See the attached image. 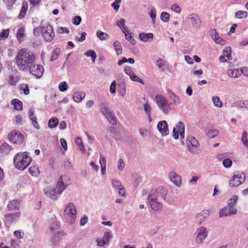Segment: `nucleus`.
<instances>
[{
    "label": "nucleus",
    "instance_id": "1",
    "mask_svg": "<svg viewBox=\"0 0 248 248\" xmlns=\"http://www.w3.org/2000/svg\"><path fill=\"white\" fill-rule=\"evenodd\" d=\"M16 59L18 69L22 71H27L35 62L36 56L28 49L22 48L18 52Z\"/></svg>",
    "mask_w": 248,
    "mask_h": 248
},
{
    "label": "nucleus",
    "instance_id": "2",
    "mask_svg": "<svg viewBox=\"0 0 248 248\" xmlns=\"http://www.w3.org/2000/svg\"><path fill=\"white\" fill-rule=\"evenodd\" d=\"M70 184V178L66 175H62L58 180L55 189L46 188L44 189L45 194L52 200H56L57 195L61 194L63 190Z\"/></svg>",
    "mask_w": 248,
    "mask_h": 248
},
{
    "label": "nucleus",
    "instance_id": "3",
    "mask_svg": "<svg viewBox=\"0 0 248 248\" xmlns=\"http://www.w3.org/2000/svg\"><path fill=\"white\" fill-rule=\"evenodd\" d=\"M31 161V158L28 155L27 152L17 153L14 158V163L16 168L19 170L27 168Z\"/></svg>",
    "mask_w": 248,
    "mask_h": 248
},
{
    "label": "nucleus",
    "instance_id": "4",
    "mask_svg": "<svg viewBox=\"0 0 248 248\" xmlns=\"http://www.w3.org/2000/svg\"><path fill=\"white\" fill-rule=\"evenodd\" d=\"M237 200L238 196L235 195H233L232 198L228 201L227 205L220 210L219 212V217H222L236 214L237 210L235 208V206Z\"/></svg>",
    "mask_w": 248,
    "mask_h": 248
},
{
    "label": "nucleus",
    "instance_id": "5",
    "mask_svg": "<svg viewBox=\"0 0 248 248\" xmlns=\"http://www.w3.org/2000/svg\"><path fill=\"white\" fill-rule=\"evenodd\" d=\"M155 101L159 109L165 115H168L171 109L170 103L162 94H156L155 97Z\"/></svg>",
    "mask_w": 248,
    "mask_h": 248
},
{
    "label": "nucleus",
    "instance_id": "6",
    "mask_svg": "<svg viewBox=\"0 0 248 248\" xmlns=\"http://www.w3.org/2000/svg\"><path fill=\"white\" fill-rule=\"evenodd\" d=\"M77 214L76 207L74 203L70 202L66 205L64 210V216L68 223L72 224L75 222Z\"/></svg>",
    "mask_w": 248,
    "mask_h": 248
},
{
    "label": "nucleus",
    "instance_id": "7",
    "mask_svg": "<svg viewBox=\"0 0 248 248\" xmlns=\"http://www.w3.org/2000/svg\"><path fill=\"white\" fill-rule=\"evenodd\" d=\"M59 228V224L57 221H54L51 224L50 227V231L53 233L51 240L53 243L57 244L61 239V238L65 235V233L62 231H56L55 230Z\"/></svg>",
    "mask_w": 248,
    "mask_h": 248
},
{
    "label": "nucleus",
    "instance_id": "8",
    "mask_svg": "<svg viewBox=\"0 0 248 248\" xmlns=\"http://www.w3.org/2000/svg\"><path fill=\"white\" fill-rule=\"evenodd\" d=\"M167 193L168 191L166 188L163 187H159L157 188L151 190L148 197L154 198V199L159 201L161 200L165 201Z\"/></svg>",
    "mask_w": 248,
    "mask_h": 248
},
{
    "label": "nucleus",
    "instance_id": "9",
    "mask_svg": "<svg viewBox=\"0 0 248 248\" xmlns=\"http://www.w3.org/2000/svg\"><path fill=\"white\" fill-rule=\"evenodd\" d=\"M21 213L20 211H17L15 213H9L4 215V223L5 226L9 228L13 223L17 222L20 216Z\"/></svg>",
    "mask_w": 248,
    "mask_h": 248
},
{
    "label": "nucleus",
    "instance_id": "10",
    "mask_svg": "<svg viewBox=\"0 0 248 248\" xmlns=\"http://www.w3.org/2000/svg\"><path fill=\"white\" fill-rule=\"evenodd\" d=\"M246 180V175L244 172H239L234 174L230 179L229 185L231 187L238 186L243 184Z\"/></svg>",
    "mask_w": 248,
    "mask_h": 248
},
{
    "label": "nucleus",
    "instance_id": "11",
    "mask_svg": "<svg viewBox=\"0 0 248 248\" xmlns=\"http://www.w3.org/2000/svg\"><path fill=\"white\" fill-rule=\"evenodd\" d=\"M188 143V149L193 154H198L200 152L199 149L200 143L197 140L192 136H189L187 138Z\"/></svg>",
    "mask_w": 248,
    "mask_h": 248
},
{
    "label": "nucleus",
    "instance_id": "12",
    "mask_svg": "<svg viewBox=\"0 0 248 248\" xmlns=\"http://www.w3.org/2000/svg\"><path fill=\"white\" fill-rule=\"evenodd\" d=\"M41 33L44 40L46 42L51 41L55 36L52 26L49 24L41 27Z\"/></svg>",
    "mask_w": 248,
    "mask_h": 248
},
{
    "label": "nucleus",
    "instance_id": "13",
    "mask_svg": "<svg viewBox=\"0 0 248 248\" xmlns=\"http://www.w3.org/2000/svg\"><path fill=\"white\" fill-rule=\"evenodd\" d=\"M8 137L11 142L17 144H21L24 140V136L16 130L12 131L8 134Z\"/></svg>",
    "mask_w": 248,
    "mask_h": 248
},
{
    "label": "nucleus",
    "instance_id": "14",
    "mask_svg": "<svg viewBox=\"0 0 248 248\" xmlns=\"http://www.w3.org/2000/svg\"><path fill=\"white\" fill-rule=\"evenodd\" d=\"M196 232V242L199 244L202 243L208 236V232L206 228L204 226L200 227L197 229Z\"/></svg>",
    "mask_w": 248,
    "mask_h": 248
},
{
    "label": "nucleus",
    "instance_id": "15",
    "mask_svg": "<svg viewBox=\"0 0 248 248\" xmlns=\"http://www.w3.org/2000/svg\"><path fill=\"white\" fill-rule=\"evenodd\" d=\"M179 135L181 139L185 137V125L182 122H179L173 129V138L174 139H178Z\"/></svg>",
    "mask_w": 248,
    "mask_h": 248
},
{
    "label": "nucleus",
    "instance_id": "16",
    "mask_svg": "<svg viewBox=\"0 0 248 248\" xmlns=\"http://www.w3.org/2000/svg\"><path fill=\"white\" fill-rule=\"evenodd\" d=\"M29 70H30V73L35 76L37 78L42 76L44 72L43 67L41 65L36 64L35 62L30 67Z\"/></svg>",
    "mask_w": 248,
    "mask_h": 248
},
{
    "label": "nucleus",
    "instance_id": "17",
    "mask_svg": "<svg viewBox=\"0 0 248 248\" xmlns=\"http://www.w3.org/2000/svg\"><path fill=\"white\" fill-rule=\"evenodd\" d=\"M148 203L151 208L155 212H160L163 209V205L161 201L148 197Z\"/></svg>",
    "mask_w": 248,
    "mask_h": 248
},
{
    "label": "nucleus",
    "instance_id": "18",
    "mask_svg": "<svg viewBox=\"0 0 248 248\" xmlns=\"http://www.w3.org/2000/svg\"><path fill=\"white\" fill-rule=\"evenodd\" d=\"M157 129L163 137L167 136L169 134L168 125L166 121L159 122L157 124Z\"/></svg>",
    "mask_w": 248,
    "mask_h": 248
},
{
    "label": "nucleus",
    "instance_id": "19",
    "mask_svg": "<svg viewBox=\"0 0 248 248\" xmlns=\"http://www.w3.org/2000/svg\"><path fill=\"white\" fill-rule=\"evenodd\" d=\"M210 216V212L208 210H204L198 214L196 217V222L201 225L203 221L206 220Z\"/></svg>",
    "mask_w": 248,
    "mask_h": 248
},
{
    "label": "nucleus",
    "instance_id": "20",
    "mask_svg": "<svg viewBox=\"0 0 248 248\" xmlns=\"http://www.w3.org/2000/svg\"><path fill=\"white\" fill-rule=\"evenodd\" d=\"M7 207L10 211H19L20 202L17 200H13L9 202Z\"/></svg>",
    "mask_w": 248,
    "mask_h": 248
},
{
    "label": "nucleus",
    "instance_id": "21",
    "mask_svg": "<svg viewBox=\"0 0 248 248\" xmlns=\"http://www.w3.org/2000/svg\"><path fill=\"white\" fill-rule=\"evenodd\" d=\"M210 35L212 38L217 43L221 45L225 44V41L221 38L218 35V33L215 29H211L210 30Z\"/></svg>",
    "mask_w": 248,
    "mask_h": 248
},
{
    "label": "nucleus",
    "instance_id": "22",
    "mask_svg": "<svg viewBox=\"0 0 248 248\" xmlns=\"http://www.w3.org/2000/svg\"><path fill=\"white\" fill-rule=\"evenodd\" d=\"M20 78L17 71H14L13 73L10 74L8 76L7 81L11 85H15Z\"/></svg>",
    "mask_w": 248,
    "mask_h": 248
},
{
    "label": "nucleus",
    "instance_id": "23",
    "mask_svg": "<svg viewBox=\"0 0 248 248\" xmlns=\"http://www.w3.org/2000/svg\"><path fill=\"white\" fill-rule=\"evenodd\" d=\"M188 18L190 20L193 27L196 28H199L200 27L201 22L198 15L196 14L190 15L188 16Z\"/></svg>",
    "mask_w": 248,
    "mask_h": 248
},
{
    "label": "nucleus",
    "instance_id": "24",
    "mask_svg": "<svg viewBox=\"0 0 248 248\" xmlns=\"http://www.w3.org/2000/svg\"><path fill=\"white\" fill-rule=\"evenodd\" d=\"M169 177L170 181L177 186H180L181 185V178L180 175L175 172L172 171L170 173Z\"/></svg>",
    "mask_w": 248,
    "mask_h": 248
},
{
    "label": "nucleus",
    "instance_id": "25",
    "mask_svg": "<svg viewBox=\"0 0 248 248\" xmlns=\"http://www.w3.org/2000/svg\"><path fill=\"white\" fill-rule=\"evenodd\" d=\"M85 93L82 91L75 92L73 95V98L76 102H80L85 97Z\"/></svg>",
    "mask_w": 248,
    "mask_h": 248
},
{
    "label": "nucleus",
    "instance_id": "26",
    "mask_svg": "<svg viewBox=\"0 0 248 248\" xmlns=\"http://www.w3.org/2000/svg\"><path fill=\"white\" fill-rule=\"evenodd\" d=\"M104 116L111 124L115 125L116 124L117 119L114 116V113L111 110L108 112Z\"/></svg>",
    "mask_w": 248,
    "mask_h": 248
},
{
    "label": "nucleus",
    "instance_id": "27",
    "mask_svg": "<svg viewBox=\"0 0 248 248\" xmlns=\"http://www.w3.org/2000/svg\"><path fill=\"white\" fill-rule=\"evenodd\" d=\"M170 98L173 101V103L175 106H177L180 104V98L177 96L174 92L170 89L167 90Z\"/></svg>",
    "mask_w": 248,
    "mask_h": 248
},
{
    "label": "nucleus",
    "instance_id": "28",
    "mask_svg": "<svg viewBox=\"0 0 248 248\" xmlns=\"http://www.w3.org/2000/svg\"><path fill=\"white\" fill-rule=\"evenodd\" d=\"M13 149L12 147L7 143H3L0 146V150L2 154L7 155Z\"/></svg>",
    "mask_w": 248,
    "mask_h": 248
},
{
    "label": "nucleus",
    "instance_id": "29",
    "mask_svg": "<svg viewBox=\"0 0 248 248\" xmlns=\"http://www.w3.org/2000/svg\"><path fill=\"white\" fill-rule=\"evenodd\" d=\"M140 40L144 42H148L150 39H153L154 35L152 33H140L139 35Z\"/></svg>",
    "mask_w": 248,
    "mask_h": 248
},
{
    "label": "nucleus",
    "instance_id": "30",
    "mask_svg": "<svg viewBox=\"0 0 248 248\" xmlns=\"http://www.w3.org/2000/svg\"><path fill=\"white\" fill-rule=\"evenodd\" d=\"M28 9V5L27 2L25 1L22 3V8L20 10V13L18 15V18H23L26 14L27 11Z\"/></svg>",
    "mask_w": 248,
    "mask_h": 248
},
{
    "label": "nucleus",
    "instance_id": "31",
    "mask_svg": "<svg viewBox=\"0 0 248 248\" xmlns=\"http://www.w3.org/2000/svg\"><path fill=\"white\" fill-rule=\"evenodd\" d=\"M99 109L103 115L108 113V112L111 111L110 109L108 107L107 104L104 102L100 103Z\"/></svg>",
    "mask_w": 248,
    "mask_h": 248
},
{
    "label": "nucleus",
    "instance_id": "32",
    "mask_svg": "<svg viewBox=\"0 0 248 248\" xmlns=\"http://www.w3.org/2000/svg\"><path fill=\"white\" fill-rule=\"evenodd\" d=\"M29 172L32 176H37L40 174L39 167L37 165L31 166L29 168Z\"/></svg>",
    "mask_w": 248,
    "mask_h": 248
},
{
    "label": "nucleus",
    "instance_id": "33",
    "mask_svg": "<svg viewBox=\"0 0 248 248\" xmlns=\"http://www.w3.org/2000/svg\"><path fill=\"white\" fill-rule=\"evenodd\" d=\"M12 104L14 105V108L17 110L22 109V102L17 99H14L11 101Z\"/></svg>",
    "mask_w": 248,
    "mask_h": 248
},
{
    "label": "nucleus",
    "instance_id": "34",
    "mask_svg": "<svg viewBox=\"0 0 248 248\" xmlns=\"http://www.w3.org/2000/svg\"><path fill=\"white\" fill-rule=\"evenodd\" d=\"M96 36L101 41H105L109 38V35L107 33L104 32L100 30H98L96 32Z\"/></svg>",
    "mask_w": 248,
    "mask_h": 248
},
{
    "label": "nucleus",
    "instance_id": "35",
    "mask_svg": "<svg viewBox=\"0 0 248 248\" xmlns=\"http://www.w3.org/2000/svg\"><path fill=\"white\" fill-rule=\"evenodd\" d=\"M59 124V120L58 118L54 117L50 119L48 122V125L49 128H53L56 127Z\"/></svg>",
    "mask_w": 248,
    "mask_h": 248
},
{
    "label": "nucleus",
    "instance_id": "36",
    "mask_svg": "<svg viewBox=\"0 0 248 248\" xmlns=\"http://www.w3.org/2000/svg\"><path fill=\"white\" fill-rule=\"evenodd\" d=\"M25 29L23 27L20 28L17 32L16 37L19 42L23 40L24 37Z\"/></svg>",
    "mask_w": 248,
    "mask_h": 248
},
{
    "label": "nucleus",
    "instance_id": "37",
    "mask_svg": "<svg viewBox=\"0 0 248 248\" xmlns=\"http://www.w3.org/2000/svg\"><path fill=\"white\" fill-rule=\"evenodd\" d=\"M228 75L231 78H235L240 75V72L238 69L230 70L227 72Z\"/></svg>",
    "mask_w": 248,
    "mask_h": 248
},
{
    "label": "nucleus",
    "instance_id": "38",
    "mask_svg": "<svg viewBox=\"0 0 248 248\" xmlns=\"http://www.w3.org/2000/svg\"><path fill=\"white\" fill-rule=\"evenodd\" d=\"M245 100L237 101L232 104V107H235L238 108H245Z\"/></svg>",
    "mask_w": 248,
    "mask_h": 248
},
{
    "label": "nucleus",
    "instance_id": "39",
    "mask_svg": "<svg viewBox=\"0 0 248 248\" xmlns=\"http://www.w3.org/2000/svg\"><path fill=\"white\" fill-rule=\"evenodd\" d=\"M212 101L214 105L218 108H221L223 106V103L220 101L219 98L217 96H213Z\"/></svg>",
    "mask_w": 248,
    "mask_h": 248
},
{
    "label": "nucleus",
    "instance_id": "40",
    "mask_svg": "<svg viewBox=\"0 0 248 248\" xmlns=\"http://www.w3.org/2000/svg\"><path fill=\"white\" fill-rule=\"evenodd\" d=\"M113 46L115 47L116 54L118 55L121 54L122 53V48L120 43L118 41H116L114 43Z\"/></svg>",
    "mask_w": 248,
    "mask_h": 248
},
{
    "label": "nucleus",
    "instance_id": "41",
    "mask_svg": "<svg viewBox=\"0 0 248 248\" xmlns=\"http://www.w3.org/2000/svg\"><path fill=\"white\" fill-rule=\"evenodd\" d=\"M248 16V13L246 11H238L235 14V18L242 19Z\"/></svg>",
    "mask_w": 248,
    "mask_h": 248
},
{
    "label": "nucleus",
    "instance_id": "42",
    "mask_svg": "<svg viewBox=\"0 0 248 248\" xmlns=\"http://www.w3.org/2000/svg\"><path fill=\"white\" fill-rule=\"evenodd\" d=\"M132 33L131 32H127L126 33L124 34L126 40L129 41V42L132 44L133 45H135L136 44V40L133 37H132L131 35Z\"/></svg>",
    "mask_w": 248,
    "mask_h": 248
},
{
    "label": "nucleus",
    "instance_id": "43",
    "mask_svg": "<svg viewBox=\"0 0 248 248\" xmlns=\"http://www.w3.org/2000/svg\"><path fill=\"white\" fill-rule=\"evenodd\" d=\"M85 55L87 57H91L92 58L93 61V62H95V60L96 58V55L94 51L89 50L85 53Z\"/></svg>",
    "mask_w": 248,
    "mask_h": 248
},
{
    "label": "nucleus",
    "instance_id": "44",
    "mask_svg": "<svg viewBox=\"0 0 248 248\" xmlns=\"http://www.w3.org/2000/svg\"><path fill=\"white\" fill-rule=\"evenodd\" d=\"M161 20L164 22H168L170 19V14L167 12H163L160 16Z\"/></svg>",
    "mask_w": 248,
    "mask_h": 248
},
{
    "label": "nucleus",
    "instance_id": "45",
    "mask_svg": "<svg viewBox=\"0 0 248 248\" xmlns=\"http://www.w3.org/2000/svg\"><path fill=\"white\" fill-rule=\"evenodd\" d=\"M112 237V234L110 232H106L104 233L103 240L104 242L108 244L109 242V239Z\"/></svg>",
    "mask_w": 248,
    "mask_h": 248
},
{
    "label": "nucleus",
    "instance_id": "46",
    "mask_svg": "<svg viewBox=\"0 0 248 248\" xmlns=\"http://www.w3.org/2000/svg\"><path fill=\"white\" fill-rule=\"evenodd\" d=\"M68 85L65 81H62L59 84V89L61 92H65L68 89Z\"/></svg>",
    "mask_w": 248,
    "mask_h": 248
},
{
    "label": "nucleus",
    "instance_id": "47",
    "mask_svg": "<svg viewBox=\"0 0 248 248\" xmlns=\"http://www.w3.org/2000/svg\"><path fill=\"white\" fill-rule=\"evenodd\" d=\"M130 78L133 81L140 82L142 84H144L143 81L142 79H141L139 77L135 75L134 73L133 74H132V75H130Z\"/></svg>",
    "mask_w": 248,
    "mask_h": 248
},
{
    "label": "nucleus",
    "instance_id": "48",
    "mask_svg": "<svg viewBox=\"0 0 248 248\" xmlns=\"http://www.w3.org/2000/svg\"><path fill=\"white\" fill-rule=\"evenodd\" d=\"M218 134V132L217 129H211L207 133V136L210 138H213L217 136Z\"/></svg>",
    "mask_w": 248,
    "mask_h": 248
},
{
    "label": "nucleus",
    "instance_id": "49",
    "mask_svg": "<svg viewBox=\"0 0 248 248\" xmlns=\"http://www.w3.org/2000/svg\"><path fill=\"white\" fill-rule=\"evenodd\" d=\"M9 31L8 29L3 30L0 33V40H4L7 38L9 35Z\"/></svg>",
    "mask_w": 248,
    "mask_h": 248
},
{
    "label": "nucleus",
    "instance_id": "50",
    "mask_svg": "<svg viewBox=\"0 0 248 248\" xmlns=\"http://www.w3.org/2000/svg\"><path fill=\"white\" fill-rule=\"evenodd\" d=\"M60 50L58 48H56L53 51V53L51 58V61H53L58 58V55L60 53Z\"/></svg>",
    "mask_w": 248,
    "mask_h": 248
},
{
    "label": "nucleus",
    "instance_id": "51",
    "mask_svg": "<svg viewBox=\"0 0 248 248\" xmlns=\"http://www.w3.org/2000/svg\"><path fill=\"white\" fill-rule=\"evenodd\" d=\"M223 165L226 168H230L232 165V161L229 158H226L223 161Z\"/></svg>",
    "mask_w": 248,
    "mask_h": 248
},
{
    "label": "nucleus",
    "instance_id": "52",
    "mask_svg": "<svg viewBox=\"0 0 248 248\" xmlns=\"http://www.w3.org/2000/svg\"><path fill=\"white\" fill-rule=\"evenodd\" d=\"M14 235L17 238L22 239L24 236V232L21 230L15 231L14 232Z\"/></svg>",
    "mask_w": 248,
    "mask_h": 248
},
{
    "label": "nucleus",
    "instance_id": "53",
    "mask_svg": "<svg viewBox=\"0 0 248 248\" xmlns=\"http://www.w3.org/2000/svg\"><path fill=\"white\" fill-rule=\"evenodd\" d=\"M171 9L178 13H180L181 12V8L177 4L174 3L171 6Z\"/></svg>",
    "mask_w": 248,
    "mask_h": 248
},
{
    "label": "nucleus",
    "instance_id": "54",
    "mask_svg": "<svg viewBox=\"0 0 248 248\" xmlns=\"http://www.w3.org/2000/svg\"><path fill=\"white\" fill-rule=\"evenodd\" d=\"M57 32L58 33H63L64 32L66 33V34H68L69 33V29L66 27H59L58 28Z\"/></svg>",
    "mask_w": 248,
    "mask_h": 248
},
{
    "label": "nucleus",
    "instance_id": "55",
    "mask_svg": "<svg viewBox=\"0 0 248 248\" xmlns=\"http://www.w3.org/2000/svg\"><path fill=\"white\" fill-rule=\"evenodd\" d=\"M144 110L147 115H149L150 114H151V107L147 103L144 105Z\"/></svg>",
    "mask_w": 248,
    "mask_h": 248
},
{
    "label": "nucleus",
    "instance_id": "56",
    "mask_svg": "<svg viewBox=\"0 0 248 248\" xmlns=\"http://www.w3.org/2000/svg\"><path fill=\"white\" fill-rule=\"evenodd\" d=\"M111 183L113 187L119 189L122 186L121 183L118 180H113L112 181Z\"/></svg>",
    "mask_w": 248,
    "mask_h": 248
},
{
    "label": "nucleus",
    "instance_id": "57",
    "mask_svg": "<svg viewBox=\"0 0 248 248\" xmlns=\"http://www.w3.org/2000/svg\"><path fill=\"white\" fill-rule=\"evenodd\" d=\"M81 21V18L79 16H75L73 18L72 22L75 25H78Z\"/></svg>",
    "mask_w": 248,
    "mask_h": 248
},
{
    "label": "nucleus",
    "instance_id": "58",
    "mask_svg": "<svg viewBox=\"0 0 248 248\" xmlns=\"http://www.w3.org/2000/svg\"><path fill=\"white\" fill-rule=\"evenodd\" d=\"M150 16L153 20V22L155 23L156 17V11L155 9L153 8L150 13Z\"/></svg>",
    "mask_w": 248,
    "mask_h": 248
},
{
    "label": "nucleus",
    "instance_id": "59",
    "mask_svg": "<svg viewBox=\"0 0 248 248\" xmlns=\"http://www.w3.org/2000/svg\"><path fill=\"white\" fill-rule=\"evenodd\" d=\"M124 163L122 158H120L118 162V168L120 170H123L124 168Z\"/></svg>",
    "mask_w": 248,
    "mask_h": 248
},
{
    "label": "nucleus",
    "instance_id": "60",
    "mask_svg": "<svg viewBox=\"0 0 248 248\" xmlns=\"http://www.w3.org/2000/svg\"><path fill=\"white\" fill-rule=\"evenodd\" d=\"M116 82L115 81H113L110 86V92L111 93H114L116 92Z\"/></svg>",
    "mask_w": 248,
    "mask_h": 248
},
{
    "label": "nucleus",
    "instance_id": "61",
    "mask_svg": "<svg viewBox=\"0 0 248 248\" xmlns=\"http://www.w3.org/2000/svg\"><path fill=\"white\" fill-rule=\"evenodd\" d=\"M16 0H3V2L8 7H11L16 2Z\"/></svg>",
    "mask_w": 248,
    "mask_h": 248
},
{
    "label": "nucleus",
    "instance_id": "62",
    "mask_svg": "<svg viewBox=\"0 0 248 248\" xmlns=\"http://www.w3.org/2000/svg\"><path fill=\"white\" fill-rule=\"evenodd\" d=\"M124 72L126 74L128 75L129 77H130V75H132L134 73V72L132 71L131 68L130 67L127 66L125 67L124 69Z\"/></svg>",
    "mask_w": 248,
    "mask_h": 248
},
{
    "label": "nucleus",
    "instance_id": "63",
    "mask_svg": "<svg viewBox=\"0 0 248 248\" xmlns=\"http://www.w3.org/2000/svg\"><path fill=\"white\" fill-rule=\"evenodd\" d=\"M117 25L120 28L123 27L125 25V20L123 18H121L117 22Z\"/></svg>",
    "mask_w": 248,
    "mask_h": 248
},
{
    "label": "nucleus",
    "instance_id": "64",
    "mask_svg": "<svg viewBox=\"0 0 248 248\" xmlns=\"http://www.w3.org/2000/svg\"><path fill=\"white\" fill-rule=\"evenodd\" d=\"M248 44V36L244 38L243 40L239 42V45L240 46H245Z\"/></svg>",
    "mask_w": 248,
    "mask_h": 248
}]
</instances>
